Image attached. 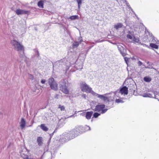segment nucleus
I'll return each instance as SVG.
<instances>
[{
    "label": "nucleus",
    "instance_id": "obj_36",
    "mask_svg": "<svg viewBox=\"0 0 159 159\" xmlns=\"http://www.w3.org/2000/svg\"><path fill=\"white\" fill-rule=\"evenodd\" d=\"M31 9H33V7H32Z\"/></svg>",
    "mask_w": 159,
    "mask_h": 159
},
{
    "label": "nucleus",
    "instance_id": "obj_10",
    "mask_svg": "<svg viewBox=\"0 0 159 159\" xmlns=\"http://www.w3.org/2000/svg\"><path fill=\"white\" fill-rule=\"evenodd\" d=\"M93 113L92 111H88L86 112L85 117L87 119H90Z\"/></svg>",
    "mask_w": 159,
    "mask_h": 159
},
{
    "label": "nucleus",
    "instance_id": "obj_15",
    "mask_svg": "<svg viewBox=\"0 0 159 159\" xmlns=\"http://www.w3.org/2000/svg\"><path fill=\"white\" fill-rule=\"evenodd\" d=\"M122 26L123 25L121 23H118L114 25V28L116 30H118L119 28H122Z\"/></svg>",
    "mask_w": 159,
    "mask_h": 159
},
{
    "label": "nucleus",
    "instance_id": "obj_6",
    "mask_svg": "<svg viewBox=\"0 0 159 159\" xmlns=\"http://www.w3.org/2000/svg\"><path fill=\"white\" fill-rule=\"evenodd\" d=\"M19 2H15L12 1L11 5H10V8L11 10H22L20 9L19 7Z\"/></svg>",
    "mask_w": 159,
    "mask_h": 159
},
{
    "label": "nucleus",
    "instance_id": "obj_20",
    "mask_svg": "<svg viewBox=\"0 0 159 159\" xmlns=\"http://www.w3.org/2000/svg\"><path fill=\"white\" fill-rule=\"evenodd\" d=\"M80 44V43L77 42H75L72 44L73 48H77Z\"/></svg>",
    "mask_w": 159,
    "mask_h": 159
},
{
    "label": "nucleus",
    "instance_id": "obj_35",
    "mask_svg": "<svg viewBox=\"0 0 159 159\" xmlns=\"http://www.w3.org/2000/svg\"><path fill=\"white\" fill-rule=\"evenodd\" d=\"M40 10H44V9H41Z\"/></svg>",
    "mask_w": 159,
    "mask_h": 159
},
{
    "label": "nucleus",
    "instance_id": "obj_5",
    "mask_svg": "<svg viewBox=\"0 0 159 159\" xmlns=\"http://www.w3.org/2000/svg\"><path fill=\"white\" fill-rule=\"evenodd\" d=\"M60 90L64 93L68 94L69 93V90L66 85V83L65 81L63 82L62 84L60 85Z\"/></svg>",
    "mask_w": 159,
    "mask_h": 159
},
{
    "label": "nucleus",
    "instance_id": "obj_31",
    "mask_svg": "<svg viewBox=\"0 0 159 159\" xmlns=\"http://www.w3.org/2000/svg\"><path fill=\"white\" fill-rule=\"evenodd\" d=\"M81 96L82 97L84 98H86V95L85 94H83Z\"/></svg>",
    "mask_w": 159,
    "mask_h": 159
},
{
    "label": "nucleus",
    "instance_id": "obj_22",
    "mask_svg": "<svg viewBox=\"0 0 159 159\" xmlns=\"http://www.w3.org/2000/svg\"><path fill=\"white\" fill-rule=\"evenodd\" d=\"M83 0H76L78 3V6L79 9L80 8V5L81 4Z\"/></svg>",
    "mask_w": 159,
    "mask_h": 159
},
{
    "label": "nucleus",
    "instance_id": "obj_26",
    "mask_svg": "<svg viewBox=\"0 0 159 159\" xmlns=\"http://www.w3.org/2000/svg\"><path fill=\"white\" fill-rule=\"evenodd\" d=\"M127 37L128 38L130 39H132L133 38V37L132 35H131L130 34H128L127 35Z\"/></svg>",
    "mask_w": 159,
    "mask_h": 159
},
{
    "label": "nucleus",
    "instance_id": "obj_1",
    "mask_svg": "<svg viewBox=\"0 0 159 159\" xmlns=\"http://www.w3.org/2000/svg\"><path fill=\"white\" fill-rule=\"evenodd\" d=\"M81 91L86 93H90L92 95H95V93L92 90V89L85 83H82L80 84Z\"/></svg>",
    "mask_w": 159,
    "mask_h": 159
},
{
    "label": "nucleus",
    "instance_id": "obj_9",
    "mask_svg": "<svg viewBox=\"0 0 159 159\" xmlns=\"http://www.w3.org/2000/svg\"><path fill=\"white\" fill-rule=\"evenodd\" d=\"M118 48L122 55L123 57L125 56L126 55V54L125 53V49L123 48H121L120 47L119 45L118 46Z\"/></svg>",
    "mask_w": 159,
    "mask_h": 159
},
{
    "label": "nucleus",
    "instance_id": "obj_34",
    "mask_svg": "<svg viewBox=\"0 0 159 159\" xmlns=\"http://www.w3.org/2000/svg\"><path fill=\"white\" fill-rule=\"evenodd\" d=\"M86 127L88 128L89 129V127L88 126H86Z\"/></svg>",
    "mask_w": 159,
    "mask_h": 159
},
{
    "label": "nucleus",
    "instance_id": "obj_16",
    "mask_svg": "<svg viewBox=\"0 0 159 159\" xmlns=\"http://www.w3.org/2000/svg\"><path fill=\"white\" fill-rule=\"evenodd\" d=\"M44 2L43 0H40L38 3V6L40 8H43Z\"/></svg>",
    "mask_w": 159,
    "mask_h": 159
},
{
    "label": "nucleus",
    "instance_id": "obj_25",
    "mask_svg": "<svg viewBox=\"0 0 159 159\" xmlns=\"http://www.w3.org/2000/svg\"><path fill=\"white\" fill-rule=\"evenodd\" d=\"M100 115V114L98 113L97 112H95L94 113L93 116L94 118H97Z\"/></svg>",
    "mask_w": 159,
    "mask_h": 159
},
{
    "label": "nucleus",
    "instance_id": "obj_18",
    "mask_svg": "<svg viewBox=\"0 0 159 159\" xmlns=\"http://www.w3.org/2000/svg\"><path fill=\"white\" fill-rule=\"evenodd\" d=\"M150 46L152 48L157 49L158 48V46L157 45L153 43H151L150 44Z\"/></svg>",
    "mask_w": 159,
    "mask_h": 159
},
{
    "label": "nucleus",
    "instance_id": "obj_24",
    "mask_svg": "<svg viewBox=\"0 0 159 159\" xmlns=\"http://www.w3.org/2000/svg\"><path fill=\"white\" fill-rule=\"evenodd\" d=\"M133 41L134 42H138L139 41V39L138 38H136L134 36H133Z\"/></svg>",
    "mask_w": 159,
    "mask_h": 159
},
{
    "label": "nucleus",
    "instance_id": "obj_12",
    "mask_svg": "<svg viewBox=\"0 0 159 159\" xmlns=\"http://www.w3.org/2000/svg\"><path fill=\"white\" fill-rule=\"evenodd\" d=\"M41 128L44 131H47L48 130V128L45 126V124H42L40 125Z\"/></svg>",
    "mask_w": 159,
    "mask_h": 159
},
{
    "label": "nucleus",
    "instance_id": "obj_8",
    "mask_svg": "<svg viewBox=\"0 0 159 159\" xmlns=\"http://www.w3.org/2000/svg\"><path fill=\"white\" fill-rule=\"evenodd\" d=\"M120 92L122 94L127 95L128 93V88L125 86H124L120 90Z\"/></svg>",
    "mask_w": 159,
    "mask_h": 159
},
{
    "label": "nucleus",
    "instance_id": "obj_28",
    "mask_svg": "<svg viewBox=\"0 0 159 159\" xmlns=\"http://www.w3.org/2000/svg\"><path fill=\"white\" fill-rule=\"evenodd\" d=\"M138 64L139 66H141L142 64V63L140 61H139L138 62Z\"/></svg>",
    "mask_w": 159,
    "mask_h": 159
},
{
    "label": "nucleus",
    "instance_id": "obj_2",
    "mask_svg": "<svg viewBox=\"0 0 159 159\" xmlns=\"http://www.w3.org/2000/svg\"><path fill=\"white\" fill-rule=\"evenodd\" d=\"M48 83L51 89L54 91H57L58 90V84L53 78L51 77L49 78L48 80Z\"/></svg>",
    "mask_w": 159,
    "mask_h": 159
},
{
    "label": "nucleus",
    "instance_id": "obj_21",
    "mask_svg": "<svg viewBox=\"0 0 159 159\" xmlns=\"http://www.w3.org/2000/svg\"><path fill=\"white\" fill-rule=\"evenodd\" d=\"M123 0L125 2L126 5V6L127 7L128 9L129 10H133L132 9V8L130 6V5L129 4V3L127 2L126 0Z\"/></svg>",
    "mask_w": 159,
    "mask_h": 159
},
{
    "label": "nucleus",
    "instance_id": "obj_29",
    "mask_svg": "<svg viewBox=\"0 0 159 159\" xmlns=\"http://www.w3.org/2000/svg\"><path fill=\"white\" fill-rule=\"evenodd\" d=\"M115 101H116V102L118 103L120 102H121V101L120 99H116V100Z\"/></svg>",
    "mask_w": 159,
    "mask_h": 159
},
{
    "label": "nucleus",
    "instance_id": "obj_17",
    "mask_svg": "<svg viewBox=\"0 0 159 159\" xmlns=\"http://www.w3.org/2000/svg\"><path fill=\"white\" fill-rule=\"evenodd\" d=\"M69 19L71 20H73L76 19H78L79 17L77 15H75L70 16Z\"/></svg>",
    "mask_w": 159,
    "mask_h": 159
},
{
    "label": "nucleus",
    "instance_id": "obj_13",
    "mask_svg": "<svg viewBox=\"0 0 159 159\" xmlns=\"http://www.w3.org/2000/svg\"><path fill=\"white\" fill-rule=\"evenodd\" d=\"M42 138L41 137H39L37 138V142L39 146H41L43 143Z\"/></svg>",
    "mask_w": 159,
    "mask_h": 159
},
{
    "label": "nucleus",
    "instance_id": "obj_7",
    "mask_svg": "<svg viewBox=\"0 0 159 159\" xmlns=\"http://www.w3.org/2000/svg\"><path fill=\"white\" fill-rule=\"evenodd\" d=\"M94 96H97V97L100 99H101V100H103L105 102H109V100L108 97H106L104 96L103 95H101L100 94H97L96 93H95V95H93Z\"/></svg>",
    "mask_w": 159,
    "mask_h": 159
},
{
    "label": "nucleus",
    "instance_id": "obj_30",
    "mask_svg": "<svg viewBox=\"0 0 159 159\" xmlns=\"http://www.w3.org/2000/svg\"><path fill=\"white\" fill-rule=\"evenodd\" d=\"M46 82V80H44V79H43L41 80V83L43 84H44Z\"/></svg>",
    "mask_w": 159,
    "mask_h": 159
},
{
    "label": "nucleus",
    "instance_id": "obj_33",
    "mask_svg": "<svg viewBox=\"0 0 159 159\" xmlns=\"http://www.w3.org/2000/svg\"><path fill=\"white\" fill-rule=\"evenodd\" d=\"M125 61L126 62L127 61H126V58H125Z\"/></svg>",
    "mask_w": 159,
    "mask_h": 159
},
{
    "label": "nucleus",
    "instance_id": "obj_3",
    "mask_svg": "<svg viewBox=\"0 0 159 159\" xmlns=\"http://www.w3.org/2000/svg\"><path fill=\"white\" fill-rule=\"evenodd\" d=\"M11 43L12 45L14 47V48L17 51H24L23 46L16 40H11Z\"/></svg>",
    "mask_w": 159,
    "mask_h": 159
},
{
    "label": "nucleus",
    "instance_id": "obj_19",
    "mask_svg": "<svg viewBox=\"0 0 159 159\" xmlns=\"http://www.w3.org/2000/svg\"><path fill=\"white\" fill-rule=\"evenodd\" d=\"M143 80L145 81L148 82H150L151 81V78L147 76L144 77Z\"/></svg>",
    "mask_w": 159,
    "mask_h": 159
},
{
    "label": "nucleus",
    "instance_id": "obj_14",
    "mask_svg": "<svg viewBox=\"0 0 159 159\" xmlns=\"http://www.w3.org/2000/svg\"><path fill=\"white\" fill-rule=\"evenodd\" d=\"M28 11H16V13L18 15L25 14Z\"/></svg>",
    "mask_w": 159,
    "mask_h": 159
},
{
    "label": "nucleus",
    "instance_id": "obj_11",
    "mask_svg": "<svg viewBox=\"0 0 159 159\" xmlns=\"http://www.w3.org/2000/svg\"><path fill=\"white\" fill-rule=\"evenodd\" d=\"M25 125V121L24 118H22L20 122V126L22 129L24 128Z\"/></svg>",
    "mask_w": 159,
    "mask_h": 159
},
{
    "label": "nucleus",
    "instance_id": "obj_32",
    "mask_svg": "<svg viewBox=\"0 0 159 159\" xmlns=\"http://www.w3.org/2000/svg\"><path fill=\"white\" fill-rule=\"evenodd\" d=\"M23 159H33L30 158H29L28 157H26L25 158H24Z\"/></svg>",
    "mask_w": 159,
    "mask_h": 159
},
{
    "label": "nucleus",
    "instance_id": "obj_23",
    "mask_svg": "<svg viewBox=\"0 0 159 159\" xmlns=\"http://www.w3.org/2000/svg\"><path fill=\"white\" fill-rule=\"evenodd\" d=\"M58 108H60L61 111H64L65 110V107L64 106H61V105H59Z\"/></svg>",
    "mask_w": 159,
    "mask_h": 159
},
{
    "label": "nucleus",
    "instance_id": "obj_27",
    "mask_svg": "<svg viewBox=\"0 0 159 159\" xmlns=\"http://www.w3.org/2000/svg\"><path fill=\"white\" fill-rule=\"evenodd\" d=\"M70 132V134H73L74 133H75V132H77V130L76 129H74Z\"/></svg>",
    "mask_w": 159,
    "mask_h": 159
},
{
    "label": "nucleus",
    "instance_id": "obj_4",
    "mask_svg": "<svg viewBox=\"0 0 159 159\" xmlns=\"http://www.w3.org/2000/svg\"><path fill=\"white\" fill-rule=\"evenodd\" d=\"M105 106L104 104L98 105L95 106L93 110L98 112L101 111L102 114H103L107 110V109H105Z\"/></svg>",
    "mask_w": 159,
    "mask_h": 159
}]
</instances>
